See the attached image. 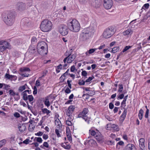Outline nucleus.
I'll use <instances>...</instances> for the list:
<instances>
[{
	"mask_svg": "<svg viewBox=\"0 0 150 150\" xmlns=\"http://www.w3.org/2000/svg\"><path fill=\"white\" fill-rule=\"evenodd\" d=\"M123 109H124V111L120 118V121L122 122H123L126 117L127 112V109L124 108Z\"/></svg>",
	"mask_w": 150,
	"mask_h": 150,
	"instance_id": "9b49d317",
	"label": "nucleus"
},
{
	"mask_svg": "<svg viewBox=\"0 0 150 150\" xmlns=\"http://www.w3.org/2000/svg\"><path fill=\"white\" fill-rule=\"evenodd\" d=\"M21 23L22 25L25 27L29 26L30 24L29 19L25 18H23L21 21Z\"/></svg>",
	"mask_w": 150,
	"mask_h": 150,
	"instance_id": "9d476101",
	"label": "nucleus"
},
{
	"mask_svg": "<svg viewBox=\"0 0 150 150\" xmlns=\"http://www.w3.org/2000/svg\"><path fill=\"white\" fill-rule=\"evenodd\" d=\"M67 83L70 89L71 88V84L70 83L71 82V81L68 80L67 81Z\"/></svg>",
	"mask_w": 150,
	"mask_h": 150,
	"instance_id": "680f3d73",
	"label": "nucleus"
},
{
	"mask_svg": "<svg viewBox=\"0 0 150 150\" xmlns=\"http://www.w3.org/2000/svg\"><path fill=\"white\" fill-rule=\"evenodd\" d=\"M95 138L97 141L100 143H103L104 141V139L103 137L101 135L100 133V135H97L95 136Z\"/></svg>",
	"mask_w": 150,
	"mask_h": 150,
	"instance_id": "f8f14e48",
	"label": "nucleus"
},
{
	"mask_svg": "<svg viewBox=\"0 0 150 150\" xmlns=\"http://www.w3.org/2000/svg\"><path fill=\"white\" fill-rule=\"evenodd\" d=\"M124 94L123 93L119 95V96H117V99L118 100L119 99H122V98H124Z\"/></svg>",
	"mask_w": 150,
	"mask_h": 150,
	"instance_id": "de8ad7c7",
	"label": "nucleus"
},
{
	"mask_svg": "<svg viewBox=\"0 0 150 150\" xmlns=\"http://www.w3.org/2000/svg\"><path fill=\"white\" fill-rule=\"evenodd\" d=\"M149 109H147L146 112L145 114V117L146 118H147L148 117L149 115Z\"/></svg>",
	"mask_w": 150,
	"mask_h": 150,
	"instance_id": "e2e57ef3",
	"label": "nucleus"
},
{
	"mask_svg": "<svg viewBox=\"0 0 150 150\" xmlns=\"http://www.w3.org/2000/svg\"><path fill=\"white\" fill-rule=\"evenodd\" d=\"M90 137H89L88 138V140H86L84 143V144L86 145V144H90V143L91 144H95L96 143V141L93 139H90Z\"/></svg>",
	"mask_w": 150,
	"mask_h": 150,
	"instance_id": "aec40b11",
	"label": "nucleus"
},
{
	"mask_svg": "<svg viewBox=\"0 0 150 150\" xmlns=\"http://www.w3.org/2000/svg\"><path fill=\"white\" fill-rule=\"evenodd\" d=\"M37 41V39L36 37H33L31 39V42L33 44H35Z\"/></svg>",
	"mask_w": 150,
	"mask_h": 150,
	"instance_id": "8fccbe9b",
	"label": "nucleus"
},
{
	"mask_svg": "<svg viewBox=\"0 0 150 150\" xmlns=\"http://www.w3.org/2000/svg\"><path fill=\"white\" fill-rule=\"evenodd\" d=\"M55 133H56V134H57V136L58 137H59L61 136L60 135L59 133V131L58 129H55Z\"/></svg>",
	"mask_w": 150,
	"mask_h": 150,
	"instance_id": "4d7b16f0",
	"label": "nucleus"
},
{
	"mask_svg": "<svg viewBox=\"0 0 150 150\" xmlns=\"http://www.w3.org/2000/svg\"><path fill=\"white\" fill-rule=\"evenodd\" d=\"M119 86V88L118 91V92L120 93L122 92L123 89L122 85L121 84H120Z\"/></svg>",
	"mask_w": 150,
	"mask_h": 150,
	"instance_id": "a19ab883",
	"label": "nucleus"
},
{
	"mask_svg": "<svg viewBox=\"0 0 150 150\" xmlns=\"http://www.w3.org/2000/svg\"><path fill=\"white\" fill-rule=\"evenodd\" d=\"M29 142L30 140L28 139H27L23 142V143L26 144H29Z\"/></svg>",
	"mask_w": 150,
	"mask_h": 150,
	"instance_id": "13d9d810",
	"label": "nucleus"
},
{
	"mask_svg": "<svg viewBox=\"0 0 150 150\" xmlns=\"http://www.w3.org/2000/svg\"><path fill=\"white\" fill-rule=\"evenodd\" d=\"M58 30L60 33L64 36L67 35L68 33V29L67 27L64 25H60L58 28Z\"/></svg>",
	"mask_w": 150,
	"mask_h": 150,
	"instance_id": "39448f33",
	"label": "nucleus"
},
{
	"mask_svg": "<svg viewBox=\"0 0 150 150\" xmlns=\"http://www.w3.org/2000/svg\"><path fill=\"white\" fill-rule=\"evenodd\" d=\"M18 128L20 131L21 132H23L25 129V126L23 125H22L18 127Z\"/></svg>",
	"mask_w": 150,
	"mask_h": 150,
	"instance_id": "2f4dec72",
	"label": "nucleus"
},
{
	"mask_svg": "<svg viewBox=\"0 0 150 150\" xmlns=\"http://www.w3.org/2000/svg\"><path fill=\"white\" fill-rule=\"evenodd\" d=\"M119 47H114L112 49V52L113 53H115L119 51Z\"/></svg>",
	"mask_w": 150,
	"mask_h": 150,
	"instance_id": "473e14b6",
	"label": "nucleus"
},
{
	"mask_svg": "<svg viewBox=\"0 0 150 150\" xmlns=\"http://www.w3.org/2000/svg\"><path fill=\"white\" fill-rule=\"evenodd\" d=\"M67 25L69 30L73 32H77L80 29V26L78 21L76 19H71L69 20Z\"/></svg>",
	"mask_w": 150,
	"mask_h": 150,
	"instance_id": "f03ea898",
	"label": "nucleus"
},
{
	"mask_svg": "<svg viewBox=\"0 0 150 150\" xmlns=\"http://www.w3.org/2000/svg\"><path fill=\"white\" fill-rule=\"evenodd\" d=\"M94 78V77L93 76L91 77H89L88 79H87L85 81L86 82H90L92 79Z\"/></svg>",
	"mask_w": 150,
	"mask_h": 150,
	"instance_id": "49530a36",
	"label": "nucleus"
},
{
	"mask_svg": "<svg viewBox=\"0 0 150 150\" xmlns=\"http://www.w3.org/2000/svg\"><path fill=\"white\" fill-rule=\"evenodd\" d=\"M88 110L87 108H84L83 109L82 111L78 115V117L79 118H81L83 116L86 115L88 112Z\"/></svg>",
	"mask_w": 150,
	"mask_h": 150,
	"instance_id": "2eb2a0df",
	"label": "nucleus"
},
{
	"mask_svg": "<svg viewBox=\"0 0 150 150\" xmlns=\"http://www.w3.org/2000/svg\"><path fill=\"white\" fill-rule=\"evenodd\" d=\"M27 99L25 100L23 97V98L24 100L26 101L27 100H28L30 103L32 102L34 99V98L32 95H29L28 96H27Z\"/></svg>",
	"mask_w": 150,
	"mask_h": 150,
	"instance_id": "a878e982",
	"label": "nucleus"
},
{
	"mask_svg": "<svg viewBox=\"0 0 150 150\" xmlns=\"http://www.w3.org/2000/svg\"><path fill=\"white\" fill-rule=\"evenodd\" d=\"M6 49V48L3 45L0 46V51L1 52H3Z\"/></svg>",
	"mask_w": 150,
	"mask_h": 150,
	"instance_id": "6e6d98bb",
	"label": "nucleus"
},
{
	"mask_svg": "<svg viewBox=\"0 0 150 150\" xmlns=\"http://www.w3.org/2000/svg\"><path fill=\"white\" fill-rule=\"evenodd\" d=\"M85 82V81H83V80L82 81L80 80L79 81L78 84L80 85H84Z\"/></svg>",
	"mask_w": 150,
	"mask_h": 150,
	"instance_id": "3c124183",
	"label": "nucleus"
},
{
	"mask_svg": "<svg viewBox=\"0 0 150 150\" xmlns=\"http://www.w3.org/2000/svg\"><path fill=\"white\" fill-rule=\"evenodd\" d=\"M5 78L8 79H10L12 78V75H10L8 74H6L5 75Z\"/></svg>",
	"mask_w": 150,
	"mask_h": 150,
	"instance_id": "a18cd8bd",
	"label": "nucleus"
},
{
	"mask_svg": "<svg viewBox=\"0 0 150 150\" xmlns=\"http://www.w3.org/2000/svg\"><path fill=\"white\" fill-rule=\"evenodd\" d=\"M43 145L44 147H45L47 148H48L49 147V144L47 142H44L43 144Z\"/></svg>",
	"mask_w": 150,
	"mask_h": 150,
	"instance_id": "338daca9",
	"label": "nucleus"
},
{
	"mask_svg": "<svg viewBox=\"0 0 150 150\" xmlns=\"http://www.w3.org/2000/svg\"><path fill=\"white\" fill-rule=\"evenodd\" d=\"M38 52L39 54L42 55H45L47 54V50L43 48L42 49H40V50L37 49Z\"/></svg>",
	"mask_w": 150,
	"mask_h": 150,
	"instance_id": "dca6fc26",
	"label": "nucleus"
},
{
	"mask_svg": "<svg viewBox=\"0 0 150 150\" xmlns=\"http://www.w3.org/2000/svg\"><path fill=\"white\" fill-rule=\"evenodd\" d=\"M126 101L123 100L121 103V107L122 108H125V107L126 106Z\"/></svg>",
	"mask_w": 150,
	"mask_h": 150,
	"instance_id": "79ce46f5",
	"label": "nucleus"
},
{
	"mask_svg": "<svg viewBox=\"0 0 150 150\" xmlns=\"http://www.w3.org/2000/svg\"><path fill=\"white\" fill-rule=\"evenodd\" d=\"M89 37H90L82 33L81 35L80 39L83 41H85Z\"/></svg>",
	"mask_w": 150,
	"mask_h": 150,
	"instance_id": "b1692460",
	"label": "nucleus"
},
{
	"mask_svg": "<svg viewBox=\"0 0 150 150\" xmlns=\"http://www.w3.org/2000/svg\"><path fill=\"white\" fill-rule=\"evenodd\" d=\"M46 46L47 44L46 42L43 41L41 42L38 43L37 45V49L39 50H40V49H42L45 48V46Z\"/></svg>",
	"mask_w": 150,
	"mask_h": 150,
	"instance_id": "ddd939ff",
	"label": "nucleus"
},
{
	"mask_svg": "<svg viewBox=\"0 0 150 150\" xmlns=\"http://www.w3.org/2000/svg\"><path fill=\"white\" fill-rule=\"evenodd\" d=\"M95 94V92L93 91L90 90L89 92L87 93L86 95L90 96H93Z\"/></svg>",
	"mask_w": 150,
	"mask_h": 150,
	"instance_id": "58836bf2",
	"label": "nucleus"
},
{
	"mask_svg": "<svg viewBox=\"0 0 150 150\" xmlns=\"http://www.w3.org/2000/svg\"><path fill=\"white\" fill-rule=\"evenodd\" d=\"M95 50H96V49H90L88 50L89 53L90 54H91L92 53H93L95 51Z\"/></svg>",
	"mask_w": 150,
	"mask_h": 150,
	"instance_id": "69168bd1",
	"label": "nucleus"
},
{
	"mask_svg": "<svg viewBox=\"0 0 150 150\" xmlns=\"http://www.w3.org/2000/svg\"><path fill=\"white\" fill-rule=\"evenodd\" d=\"M6 49H11V45L10 43L6 41H4V43L3 45Z\"/></svg>",
	"mask_w": 150,
	"mask_h": 150,
	"instance_id": "5701e85b",
	"label": "nucleus"
},
{
	"mask_svg": "<svg viewBox=\"0 0 150 150\" xmlns=\"http://www.w3.org/2000/svg\"><path fill=\"white\" fill-rule=\"evenodd\" d=\"M37 139V142H39V143H42V139L40 137H35V139L34 140V141H35V139Z\"/></svg>",
	"mask_w": 150,
	"mask_h": 150,
	"instance_id": "09e8293b",
	"label": "nucleus"
},
{
	"mask_svg": "<svg viewBox=\"0 0 150 150\" xmlns=\"http://www.w3.org/2000/svg\"><path fill=\"white\" fill-rule=\"evenodd\" d=\"M66 133L67 136L71 135V133L69 128L68 127H66Z\"/></svg>",
	"mask_w": 150,
	"mask_h": 150,
	"instance_id": "ea45409f",
	"label": "nucleus"
},
{
	"mask_svg": "<svg viewBox=\"0 0 150 150\" xmlns=\"http://www.w3.org/2000/svg\"><path fill=\"white\" fill-rule=\"evenodd\" d=\"M135 147L134 145L132 144H128L126 146L124 150H135Z\"/></svg>",
	"mask_w": 150,
	"mask_h": 150,
	"instance_id": "4468645a",
	"label": "nucleus"
},
{
	"mask_svg": "<svg viewBox=\"0 0 150 150\" xmlns=\"http://www.w3.org/2000/svg\"><path fill=\"white\" fill-rule=\"evenodd\" d=\"M66 123L68 126H71L72 124L71 122L68 120L66 121Z\"/></svg>",
	"mask_w": 150,
	"mask_h": 150,
	"instance_id": "bf43d9fd",
	"label": "nucleus"
},
{
	"mask_svg": "<svg viewBox=\"0 0 150 150\" xmlns=\"http://www.w3.org/2000/svg\"><path fill=\"white\" fill-rule=\"evenodd\" d=\"M43 134V133L42 132H41L39 131V132H38L36 133H35V134L36 135H37V136H41Z\"/></svg>",
	"mask_w": 150,
	"mask_h": 150,
	"instance_id": "774afa93",
	"label": "nucleus"
},
{
	"mask_svg": "<svg viewBox=\"0 0 150 150\" xmlns=\"http://www.w3.org/2000/svg\"><path fill=\"white\" fill-rule=\"evenodd\" d=\"M16 14L14 11H10L7 12L5 16H3L4 22L7 25H12L15 21Z\"/></svg>",
	"mask_w": 150,
	"mask_h": 150,
	"instance_id": "f257e3e1",
	"label": "nucleus"
},
{
	"mask_svg": "<svg viewBox=\"0 0 150 150\" xmlns=\"http://www.w3.org/2000/svg\"><path fill=\"white\" fill-rule=\"evenodd\" d=\"M144 142L145 139L143 138L140 139L139 140V146L140 149H144Z\"/></svg>",
	"mask_w": 150,
	"mask_h": 150,
	"instance_id": "f3484780",
	"label": "nucleus"
},
{
	"mask_svg": "<svg viewBox=\"0 0 150 150\" xmlns=\"http://www.w3.org/2000/svg\"><path fill=\"white\" fill-rule=\"evenodd\" d=\"M20 71L22 72H23L25 71H30V69L28 67L21 68L20 69Z\"/></svg>",
	"mask_w": 150,
	"mask_h": 150,
	"instance_id": "7c9ffc66",
	"label": "nucleus"
},
{
	"mask_svg": "<svg viewBox=\"0 0 150 150\" xmlns=\"http://www.w3.org/2000/svg\"><path fill=\"white\" fill-rule=\"evenodd\" d=\"M16 8L20 11H23L26 8L25 5L22 2H18L16 6Z\"/></svg>",
	"mask_w": 150,
	"mask_h": 150,
	"instance_id": "0eeeda50",
	"label": "nucleus"
},
{
	"mask_svg": "<svg viewBox=\"0 0 150 150\" xmlns=\"http://www.w3.org/2000/svg\"><path fill=\"white\" fill-rule=\"evenodd\" d=\"M89 133H90L93 136H96L97 135H100V132L99 131L97 130L96 132L95 131L93 130H90Z\"/></svg>",
	"mask_w": 150,
	"mask_h": 150,
	"instance_id": "4be33fe9",
	"label": "nucleus"
},
{
	"mask_svg": "<svg viewBox=\"0 0 150 150\" xmlns=\"http://www.w3.org/2000/svg\"><path fill=\"white\" fill-rule=\"evenodd\" d=\"M91 27L92 25H91L89 28H87L84 29L83 30L82 33L90 37L92 34V30L91 29L90 30Z\"/></svg>",
	"mask_w": 150,
	"mask_h": 150,
	"instance_id": "1a4fd4ad",
	"label": "nucleus"
},
{
	"mask_svg": "<svg viewBox=\"0 0 150 150\" xmlns=\"http://www.w3.org/2000/svg\"><path fill=\"white\" fill-rule=\"evenodd\" d=\"M112 0H104L103 6L106 9H109L112 6Z\"/></svg>",
	"mask_w": 150,
	"mask_h": 150,
	"instance_id": "423d86ee",
	"label": "nucleus"
},
{
	"mask_svg": "<svg viewBox=\"0 0 150 150\" xmlns=\"http://www.w3.org/2000/svg\"><path fill=\"white\" fill-rule=\"evenodd\" d=\"M115 30L112 27H109L105 29L103 34V37L105 38H110L115 33Z\"/></svg>",
	"mask_w": 150,
	"mask_h": 150,
	"instance_id": "20e7f679",
	"label": "nucleus"
},
{
	"mask_svg": "<svg viewBox=\"0 0 150 150\" xmlns=\"http://www.w3.org/2000/svg\"><path fill=\"white\" fill-rule=\"evenodd\" d=\"M149 4H148V3L144 5L142 7V9H145L144 8H146V9H148L149 8Z\"/></svg>",
	"mask_w": 150,
	"mask_h": 150,
	"instance_id": "37998d69",
	"label": "nucleus"
},
{
	"mask_svg": "<svg viewBox=\"0 0 150 150\" xmlns=\"http://www.w3.org/2000/svg\"><path fill=\"white\" fill-rule=\"evenodd\" d=\"M76 70L75 67L74 65L72 66L70 68V71L71 72H74Z\"/></svg>",
	"mask_w": 150,
	"mask_h": 150,
	"instance_id": "052dcab7",
	"label": "nucleus"
},
{
	"mask_svg": "<svg viewBox=\"0 0 150 150\" xmlns=\"http://www.w3.org/2000/svg\"><path fill=\"white\" fill-rule=\"evenodd\" d=\"M42 112L43 113H46L47 115L50 116L49 115V113L50 112V111L46 108H43L42 109Z\"/></svg>",
	"mask_w": 150,
	"mask_h": 150,
	"instance_id": "c85d7f7f",
	"label": "nucleus"
},
{
	"mask_svg": "<svg viewBox=\"0 0 150 150\" xmlns=\"http://www.w3.org/2000/svg\"><path fill=\"white\" fill-rule=\"evenodd\" d=\"M14 117L16 118H18L20 117V115L18 112H15L13 114Z\"/></svg>",
	"mask_w": 150,
	"mask_h": 150,
	"instance_id": "5fc2aeb1",
	"label": "nucleus"
},
{
	"mask_svg": "<svg viewBox=\"0 0 150 150\" xmlns=\"http://www.w3.org/2000/svg\"><path fill=\"white\" fill-rule=\"evenodd\" d=\"M9 92L10 95L14 96L16 95V93L12 90H10L9 91Z\"/></svg>",
	"mask_w": 150,
	"mask_h": 150,
	"instance_id": "c03bdc74",
	"label": "nucleus"
},
{
	"mask_svg": "<svg viewBox=\"0 0 150 150\" xmlns=\"http://www.w3.org/2000/svg\"><path fill=\"white\" fill-rule=\"evenodd\" d=\"M4 89L5 90H7L9 89V88L10 86L8 85H7L4 83Z\"/></svg>",
	"mask_w": 150,
	"mask_h": 150,
	"instance_id": "864d4df0",
	"label": "nucleus"
},
{
	"mask_svg": "<svg viewBox=\"0 0 150 150\" xmlns=\"http://www.w3.org/2000/svg\"><path fill=\"white\" fill-rule=\"evenodd\" d=\"M87 74V72L85 71H83L81 72V75L82 76L86 78Z\"/></svg>",
	"mask_w": 150,
	"mask_h": 150,
	"instance_id": "603ef678",
	"label": "nucleus"
},
{
	"mask_svg": "<svg viewBox=\"0 0 150 150\" xmlns=\"http://www.w3.org/2000/svg\"><path fill=\"white\" fill-rule=\"evenodd\" d=\"M28 92V94H30L31 93V90H26L23 91L22 93V95L23 96V97L24 98L25 100H26L27 99V92Z\"/></svg>",
	"mask_w": 150,
	"mask_h": 150,
	"instance_id": "6ab92c4d",
	"label": "nucleus"
},
{
	"mask_svg": "<svg viewBox=\"0 0 150 150\" xmlns=\"http://www.w3.org/2000/svg\"><path fill=\"white\" fill-rule=\"evenodd\" d=\"M76 57V55L74 54L71 55L67 58V63H71L74 60Z\"/></svg>",
	"mask_w": 150,
	"mask_h": 150,
	"instance_id": "a211bd4d",
	"label": "nucleus"
},
{
	"mask_svg": "<svg viewBox=\"0 0 150 150\" xmlns=\"http://www.w3.org/2000/svg\"><path fill=\"white\" fill-rule=\"evenodd\" d=\"M28 50L30 53L34 54L36 52V49L34 47L30 46L29 47Z\"/></svg>",
	"mask_w": 150,
	"mask_h": 150,
	"instance_id": "412c9836",
	"label": "nucleus"
},
{
	"mask_svg": "<svg viewBox=\"0 0 150 150\" xmlns=\"http://www.w3.org/2000/svg\"><path fill=\"white\" fill-rule=\"evenodd\" d=\"M15 136L13 135H12L11 136V137H9L8 138L9 139H10V142L11 143H13L15 141Z\"/></svg>",
	"mask_w": 150,
	"mask_h": 150,
	"instance_id": "f704fd0d",
	"label": "nucleus"
},
{
	"mask_svg": "<svg viewBox=\"0 0 150 150\" xmlns=\"http://www.w3.org/2000/svg\"><path fill=\"white\" fill-rule=\"evenodd\" d=\"M144 113V111L142 109H141L139 111L138 116L139 119L141 120L143 117V115Z\"/></svg>",
	"mask_w": 150,
	"mask_h": 150,
	"instance_id": "bb28decb",
	"label": "nucleus"
},
{
	"mask_svg": "<svg viewBox=\"0 0 150 150\" xmlns=\"http://www.w3.org/2000/svg\"><path fill=\"white\" fill-rule=\"evenodd\" d=\"M75 106L73 105H70L68 108V110L69 111L73 112L74 111L75 108Z\"/></svg>",
	"mask_w": 150,
	"mask_h": 150,
	"instance_id": "c9c22d12",
	"label": "nucleus"
},
{
	"mask_svg": "<svg viewBox=\"0 0 150 150\" xmlns=\"http://www.w3.org/2000/svg\"><path fill=\"white\" fill-rule=\"evenodd\" d=\"M132 47V46H126L124 49L123 50L122 52H126L127 50H129V48H131Z\"/></svg>",
	"mask_w": 150,
	"mask_h": 150,
	"instance_id": "4c0bfd02",
	"label": "nucleus"
},
{
	"mask_svg": "<svg viewBox=\"0 0 150 150\" xmlns=\"http://www.w3.org/2000/svg\"><path fill=\"white\" fill-rule=\"evenodd\" d=\"M91 5L96 8H98L101 5V0H90Z\"/></svg>",
	"mask_w": 150,
	"mask_h": 150,
	"instance_id": "6e6552de",
	"label": "nucleus"
},
{
	"mask_svg": "<svg viewBox=\"0 0 150 150\" xmlns=\"http://www.w3.org/2000/svg\"><path fill=\"white\" fill-rule=\"evenodd\" d=\"M45 104L47 107L49 106L50 105V102L48 99H46L44 102Z\"/></svg>",
	"mask_w": 150,
	"mask_h": 150,
	"instance_id": "e433bc0d",
	"label": "nucleus"
},
{
	"mask_svg": "<svg viewBox=\"0 0 150 150\" xmlns=\"http://www.w3.org/2000/svg\"><path fill=\"white\" fill-rule=\"evenodd\" d=\"M81 117L88 124L89 123L90 118L88 117L87 115L83 116V117Z\"/></svg>",
	"mask_w": 150,
	"mask_h": 150,
	"instance_id": "c756f323",
	"label": "nucleus"
},
{
	"mask_svg": "<svg viewBox=\"0 0 150 150\" xmlns=\"http://www.w3.org/2000/svg\"><path fill=\"white\" fill-rule=\"evenodd\" d=\"M53 26L51 22L48 19H45L41 22L40 28L41 30L44 32L50 31Z\"/></svg>",
	"mask_w": 150,
	"mask_h": 150,
	"instance_id": "7ed1b4c3",
	"label": "nucleus"
},
{
	"mask_svg": "<svg viewBox=\"0 0 150 150\" xmlns=\"http://www.w3.org/2000/svg\"><path fill=\"white\" fill-rule=\"evenodd\" d=\"M70 50L71 51V52H68L67 51L65 53L64 55L65 56H66V57H68V58L69 57V56H70L71 54V52H72V49H71Z\"/></svg>",
	"mask_w": 150,
	"mask_h": 150,
	"instance_id": "72a5a7b5",
	"label": "nucleus"
},
{
	"mask_svg": "<svg viewBox=\"0 0 150 150\" xmlns=\"http://www.w3.org/2000/svg\"><path fill=\"white\" fill-rule=\"evenodd\" d=\"M26 86H27L26 84H25L23 86H20L18 89V91L19 92H22L23 91L25 90L26 88Z\"/></svg>",
	"mask_w": 150,
	"mask_h": 150,
	"instance_id": "cd10ccee",
	"label": "nucleus"
},
{
	"mask_svg": "<svg viewBox=\"0 0 150 150\" xmlns=\"http://www.w3.org/2000/svg\"><path fill=\"white\" fill-rule=\"evenodd\" d=\"M132 31L131 29H128L126 31L124 32L123 33V35H129V34L131 35L132 33Z\"/></svg>",
	"mask_w": 150,
	"mask_h": 150,
	"instance_id": "393cba45",
	"label": "nucleus"
},
{
	"mask_svg": "<svg viewBox=\"0 0 150 150\" xmlns=\"http://www.w3.org/2000/svg\"><path fill=\"white\" fill-rule=\"evenodd\" d=\"M71 92V90L68 87H67L66 89L65 90V93L67 94Z\"/></svg>",
	"mask_w": 150,
	"mask_h": 150,
	"instance_id": "0e129e2a",
	"label": "nucleus"
}]
</instances>
